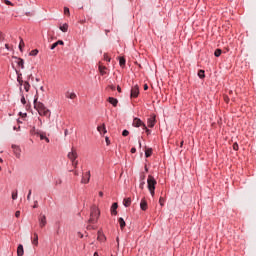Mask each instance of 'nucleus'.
Here are the masks:
<instances>
[{"label": "nucleus", "instance_id": "obj_5", "mask_svg": "<svg viewBox=\"0 0 256 256\" xmlns=\"http://www.w3.org/2000/svg\"><path fill=\"white\" fill-rule=\"evenodd\" d=\"M139 85H134L130 90L131 99H137L139 97Z\"/></svg>", "mask_w": 256, "mask_h": 256}, {"label": "nucleus", "instance_id": "obj_17", "mask_svg": "<svg viewBox=\"0 0 256 256\" xmlns=\"http://www.w3.org/2000/svg\"><path fill=\"white\" fill-rule=\"evenodd\" d=\"M58 45H65V42H63V40H58V41L54 42L50 46L51 51H53V49H55Z\"/></svg>", "mask_w": 256, "mask_h": 256}, {"label": "nucleus", "instance_id": "obj_35", "mask_svg": "<svg viewBox=\"0 0 256 256\" xmlns=\"http://www.w3.org/2000/svg\"><path fill=\"white\" fill-rule=\"evenodd\" d=\"M23 47H25V42H23V39L20 40V44H19V50L21 52H23Z\"/></svg>", "mask_w": 256, "mask_h": 256}, {"label": "nucleus", "instance_id": "obj_27", "mask_svg": "<svg viewBox=\"0 0 256 256\" xmlns=\"http://www.w3.org/2000/svg\"><path fill=\"white\" fill-rule=\"evenodd\" d=\"M123 205L124 207H129V205H131V198H125L123 200Z\"/></svg>", "mask_w": 256, "mask_h": 256}, {"label": "nucleus", "instance_id": "obj_50", "mask_svg": "<svg viewBox=\"0 0 256 256\" xmlns=\"http://www.w3.org/2000/svg\"><path fill=\"white\" fill-rule=\"evenodd\" d=\"M70 171L73 172V170H70ZM74 175H75L76 177H79V172H78V171H74Z\"/></svg>", "mask_w": 256, "mask_h": 256}, {"label": "nucleus", "instance_id": "obj_1", "mask_svg": "<svg viewBox=\"0 0 256 256\" xmlns=\"http://www.w3.org/2000/svg\"><path fill=\"white\" fill-rule=\"evenodd\" d=\"M39 98L35 96L34 98V109L38 111L39 115L42 117H51V111L45 107V104L43 102H37Z\"/></svg>", "mask_w": 256, "mask_h": 256}, {"label": "nucleus", "instance_id": "obj_47", "mask_svg": "<svg viewBox=\"0 0 256 256\" xmlns=\"http://www.w3.org/2000/svg\"><path fill=\"white\" fill-rule=\"evenodd\" d=\"M13 130H14V131H21V126H18V127H17V126H14V127H13Z\"/></svg>", "mask_w": 256, "mask_h": 256}, {"label": "nucleus", "instance_id": "obj_23", "mask_svg": "<svg viewBox=\"0 0 256 256\" xmlns=\"http://www.w3.org/2000/svg\"><path fill=\"white\" fill-rule=\"evenodd\" d=\"M59 29H60V31H62V33H67V31L69 29V24L64 23V24L60 25Z\"/></svg>", "mask_w": 256, "mask_h": 256}, {"label": "nucleus", "instance_id": "obj_20", "mask_svg": "<svg viewBox=\"0 0 256 256\" xmlns=\"http://www.w3.org/2000/svg\"><path fill=\"white\" fill-rule=\"evenodd\" d=\"M153 155V148H145V157L146 159H149Z\"/></svg>", "mask_w": 256, "mask_h": 256}, {"label": "nucleus", "instance_id": "obj_24", "mask_svg": "<svg viewBox=\"0 0 256 256\" xmlns=\"http://www.w3.org/2000/svg\"><path fill=\"white\" fill-rule=\"evenodd\" d=\"M118 223H119V225H120V229L124 230V229H125V226L127 225V224L125 223V219H123V217L118 218Z\"/></svg>", "mask_w": 256, "mask_h": 256}, {"label": "nucleus", "instance_id": "obj_46", "mask_svg": "<svg viewBox=\"0 0 256 256\" xmlns=\"http://www.w3.org/2000/svg\"><path fill=\"white\" fill-rule=\"evenodd\" d=\"M27 201H31V190H29V192H28Z\"/></svg>", "mask_w": 256, "mask_h": 256}, {"label": "nucleus", "instance_id": "obj_29", "mask_svg": "<svg viewBox=\"0 0 256 256\" xmlns=\"http://www.w3.org/2000/svg\"><path fill=\"white\" fill-rule=\"evenodd\" d=\"M24 89L26 93H29V89H31V84H29V81L24 82Z\"/></svg>", "mask_w": 256, "mask_h": 256}, {"label": "nucleus", "instance_id": "obj_8", "mask_svg": "<svg viewBox=\"0 0 256 256\" xmlns=\"http://www.w3.org/2000/svg\"><path fill=\"white\" fill-rule=\"evenodd\" d=\"M38 221H39V227H41V229H43V227H45V225H47V216L40 215V217L38 218Z\"/></svg>", "mask_w": 256, "mask_h": 256}, {"label": "nucleus", "instance_id": "obj_53", "mask_svg": "<svg viewBox=\"0 0 256 256\" xmlns=\"http://www.w3.org/2000/svg\"><path fill=\"white\" fill-rule=\"evenodd\" d=\"M68 133H69V130L65 129V130H64V135H65V137H67Z\"/></svg>", "mask_w": 256, "mask_h": 256}, {"label": "nucleus", "instance_id": "obj_25", "mask_svg": "<svg viewBox=\"0 0 256 256\" xmlns=\"http://www.w3.org/2000/svg\"><path fill=\"white\" fill-rule=\"evenodd\" d=\"M139 187L141 189H144V187H145V174L140 175V185H139Z\"/></svg>", "mask_w": 256, "mask_h": 256}, {"label": "nucleus", "instance_id": "obj_15", "mask_svg": "<svg viewBox=\"0 0 256 256\" xmlns=\"http://www.w3.org/2000/svg\"><path fill=\"white\" fill-rule=\"evenodd\" d=\"M155 122H156L155 117L148 118V120H147L148 127L150 129H153V127H155Z\"/></svg>", "mask_w": 256, "mask_h": 256}, {"label": "nucleus", "instance_id": "obj_54", "mask_svg": "<svg viewBox=\"0 0 256 256\" xmlns=\"http://www.w3.org/2000/svg\"><path fill=\"white\" fill-rule=\"evenodd\" d=\"M87 229H88V230H91V229H94V227H93L92 225H88V226H87Z\"/></svg>", "mask_w": 256, "mask_h": 256}, {"label": "nucleus", "instance_id": "obj_56", "mask_svg": "<svg viewBox=\"0 0 256 256\" xmlns=\"http://www.w3.org/2000/svg\"><path fill=\"white\" fill-rule=\"evenodd\" d=\"M144 171H145L146 173H148V172H149V168H147V166H145V167H144Z\"/></svg>", "mask_w": 256, "mask_h": 256}, {"label": "nucleus", "instance_id": "obj_40", "mask_svg": "<svg viewBox=\"0 0 256 256\" xmlns=\"http://www.w3.org/2000/svg\"><path fill=\"white\" fill-rule=\"evenodd\" d=\"M104 61H108V63H111V58L109 57V55L104 54Z\"/></svg>", "mask_w": 256, "mask_h": 256}, {"label": "nucleus", "instance_id": "obj_60", "mask_svg": "<svg viewBox=\"0 0 256 256\" xmlns=\"http://www.w3.org/2000/svg\"><path fill=\"white\" fill-rule=\"evenodd\" d=\"M80 238L83 239V234H81V232H79Z\"/></svg>", "mask_w": 256, "mask_h": 256}, {"label": "nucleus", "instance_id": "obj_9", "mask_svg": "<svg viewBox=\"0 0 256 256\" xmlns=\"http://www.w3.org/2000/svg\"><path fill=\"white\" fill-rule=\"evenodd\" d=\"M132 125H133V127H142V129H143V125H145L143 122H142V120L140 119V118H138V117H135L134 119H133V123H132Z\"/></svg>", "mask_w": 256, "mask_h": 256}, {"label": "nucleus", "instance_id": "obj_7", "mask_svg": "<svg viewBox=\"0 0 256 256\" xmlns=\"http://www.w3.org/2000/svg\"><path fill=\"white\" fill-rule=\"evenodd\" d=\"M91 181V171L86 172L84 176H82L81 183L87 185Z\"/></svg>", "mask_w": 256, "mask_h": 256}, {"label": "nucleus", "instance_id": "obj_32", "mask_svg": "<svg viewBox=\"0 0 256 256\" xmlns=\"http://www.w3.org/2000/svg\"><path fill=\"white\" fill-rule=\"evenodd\" d=\"M38 54H39L38 49H34L29 53L30 57H37Z\"/></svg>", "mask_w": 256, "mask_h": 256}, {"label": "nucleus", "instance_id": "obj_38", "mask_svg": "<svg viewBox=\"0 0 256 256\" xmlns=\"http://www.w3.org/2000/svg\"><path fill=\"white\" fill-rule=\"evenodd\" d=\"M17 196H18L17 191L12 192V199H13V201L17 200Z\"/></svg>", "mask_w": 256, "mask_h": 256}, {"label": "nucleus", "instance_id": "obj_63", "mask_svg": "<svg viewBox=\"0 0 256 256\" xmlns=\"http://www.w3.org/2000/svg\"><path fill=\"white\" fill-rule=\"evenodd\" d=\"M183 143H184V142H183V141H181V143H180V147H183Z\"/></svg>", "mask_w": 256, "mask_h": 256}, {"label": "nucleus", "instance_id": "obj_26", "mask_svg": "<svg viewBox=\"0 0 256 256\" xmlns=\"http://www.w3.org/2000/svg\"><path fill=\"white\" fill-rule=\"evenodd\" d=\"M66 98L67 99H76L77 98V94H75L74 92H66Z\"/></svg>", "mask_w": 256, "mask_h": 256}, {"label": "nucleus", "instance_id": "obj_51", "mask_svg": "<svg viewBox=\"0 0 256 256\" xmlns=\"http://www.w3.org/2000/svg\"><path fill=\"white\" fill-rule=\"evenodd\" d=\"M159 203H160L161 207H163V198L159 199Z\"/></svg>", "mask_w": 256, "mask_h": 256}, {"label": "nucleus", "instance_id": "obj_16", "mask_svg": "<svg viewBox=\"0 0 256 256\" xmlns=\"http://www.w3.org/2000/svg\"><path fill=\"white\" fill-rule=\"evenodd\" d=\"M36 135H38V137H40L41 141H46V143H49V138H47V136H45V134L37 131L36 132Z\"/></svg>", "mask_w": 256, "mask_h": 256}, {"label": "nucleus", "instance_id": "obj_33", "mask_svg": "<svg viewBox=\"0 0 256 256\" xmlns=\"http://www.w3.org/2000/svg\"><path fill=\"white\" fill-rule=\"evenodd\" d=\"M221 53H223V50L218 48V49L215 50L214 56L215 57H221Z\"/></svg>", "mask_w": 256, "mask_h": 256}, {"label": "nucleus", "instance_id": "obj_55", "mask_svg": "<svg viewBox=\"0 0 256 256\" xmlns=\"http://www.w3.org/2000/svg\"><path fill=\"white\" fill-rule=\"evenodd\" d=\"M118 93H121V86H117Z\"/></svg>", "mask_w": 256, "mask_h": 256}, {"label": "nucleus", "instance_id": "obj_31", "mask_svg": "<svg viewBox=\"0 0 256 256\" xmlns=\"http://www.w3.org/2000/svg\"><path fill=\"white\" fill-rule=\"evenodd\" d=\"M106 69H107V67H105V66H99L100 74L107 75Z\"/></svg>", "mask_w": 256, "mask_h": 256}, {"label": "nucleus", "instance_id": "obj_37", "mask_svg": "<svg viewBox=\"0 0 256 256\" xmlns=\"http://www.w3.org/2000/svg\"><path fill=\"white\" fill-rule=\"evenodd\" d=\"M4 4L5 5H10L11 7L15 6V4H13V2H11L10 0H4Z\"/></svg>", "mask_w": 256, "mask_h": 256}, {"label": "nucleus", "instance_id": "obj_19", "mask_svg": "<svg viewBox=\"0 0 256 256\" xmlns=\"http://www.w3.org/2000/svg\"><path fill=\"white\" fill-rule=\"evenodd\" d=\"M119 207V204L117 202H114L111 206V213L112 215H117V208Z\"/></svg>", "mask_w": 256, "mask_h": 256}, {"label": "nucleus", "instance_id": "obj_2", "mask_svg": "<svg viewBox=\"0 0 256 256\" xmlns=\"http://www.w3.org/2000/svg\"><path fill=\"white\" fill-rule=\"evenodd\" d=\"M147 187L150 195L152 197H155V187H157V180H155V177H153L152 175L148 176Z\"/></svg>", "mask_w": 256, "mask_h": 256}, {"label": "nucleus", "instance_id": "obj_28", "mask_svg": "<svg viewBox=\"0 0 256 256\" xmlns=\"http://www.w3.org/2000/svg\"><path fill=\"white\" fill-rule=\"evenodd\" d=\"M127 63V60H125L124 57L119 58V65L120 67H125V64Z\"/></svg>", "mask_w": 256, "mask_h": 256}, {"label": "nucleus", "instance_id": "obj_21", "mask_svg": "<svg viewBox=\"0 0 256 256\" xmlns=\"http://www.w3.org/2000/svg\"><path fill=\"white\" fill-rule=\"evenodd\" d=\"M32 245H39V235L36 232L33 234Z\"/></svg>", "mask_w": 256, "mask_h": 256}, {"label": "nucleus", "instance_id": "obj_43", "mask_svg": "<svg viewBox=\"0 0 256 256\" xmlns=\"http://www.w3.org/2000/svg\"><path fill=\"white\" fill-rule=\"evenodd\" d=\"M55 183L56 185H61V183H63V180H61V178H58Z\"/></svg>", "mask_w": 256, "mask_h": 256}, {"label": "nucleus", "instance_id": "obj_3", "mask_svg": "<svg viewBox=\"0 0 256 256\" xmlns=\"http://www.w3.org/2000/svg\"><path fill=\"white\" fill-rule=\"evenodd\" d=\"M100 215H101V212H99V208L92 207L90 210V218L88 220V223H90V225H95Z\"/></svg>", "mask_w": 256, "mask_h": 256}, {"label": "nucleus", "instance_id": "obj_64", "mask_svg": "<svg viewBox=\"0 0 256 256\" xmlns=\"http://www.w3.org/2000/svg\"><path fill=\"white\" fill-rule=\"evenodd\" d=\"M26 15H31V12H27Z\"/></svg>", "mask_w": 256, "mask_h": 256}, {"label": "nucleus", "instance_id": "obj_10", "mask_svg": "<svg viewBox=\"0 0 256 256\" xmlns=\"http://www.w3.org/2000/svg\"><path fill=\"white\" fill-rule=\"evenodd\" d=\"M16 71V75H17V82H18V85L20 87H23V74H21V72H19V70H15Z\"/></svg>", "mask_w": 256, "mask_h": 256}, {"label": "nucleus", "instance_id": "obj_58", "mask_svg": "<svg viewBox=\"0 0 256 256\" xmlns=\"http://www.w3.org/2000/svg\"><path fill=\"white\" fill-rule=\"evenodd\" d=\"M28 79H31L33 81V75L28 76Z\"/></svg>", "mask_w": 256, "mask_h": 256}, {"label": "nucleus", "instance_id": "obj_48", "mask_svg": "<svg viewBox=\"0 0 256 256\" xmlns=\"http://www.w3.org/2000/svg\"><path fill=\"white\" fill-rule=\"evenodd\" d=\"M130 153H137V148L132 147L131 150H130Z\"/></svg>", "mask_w": 256, "mask_h": 256}, {"label": "nucleus", "instance_id": "obj_30", "mask_svg": "<svg viewBox=\"0 0 256 256\" xmlns=\"http://www.w3.org/2000/svg\"><path fill=\"white\" fill-rule=\"evenodd\" d=\"M199 79H205V70L201 69L198 71Z\"/></svg>", "mask_w": 256, "mask_h": 256}, {"label": "nucleus", "instance_id": "obj_62", "mask_svg": "<svg viewBox=\"0 0 256 256\" xmlns=\"http://www.w3.org/2000/svg\"><path fill=\"white\" fill-rule=\"evenodd\" d=\"M40 91H44V88H43V86H41V87H40Z\"/></svg>", "mask_w": 256, "mask_h": 256}, {"label": "nucleus", "instance_id": "obj_41", "mask_svg": "<svg viewBox=\"0 0 256 256\" xmlns=\"http://www.w3.org/2000/svg\"><path fill=\"white\" fill-rule=\"evenodd\" d=\"M233 149H234V151H239V144L234 143L233 144Z\"/></svg>", "mask_w": 256, "mask_h": 256}, {"label": "nucleus", "instance_id": "obj_39", "mask_svg": "<svg viewBox=\"0 0 256 256\" xmlns=\"http://www.w3.org/2000/svg\"><path fill=\"white\" fill-rule=\"evenodd\" d=\"M64 15H71L68 7H64Z\"/></svg>", "mask_w": 256, "mask_h": 256}, {"label": "nucleus", "instance_id": "obj_61", "mask_svg": "<svg viewBox=\"0 0 256 256\" xmlns=\"http://www.w3.org/2000/svg\"><path fill=\"white\" fill-rule=\"evenodd\" d=\"M138 143H139V147H141V140H138Z\"/></svg>", "mask_w": 256, "mask_h": 256}, {"label": "nucleus", "instance_id": "obj_57", "mask_svg": "<svg viewBox=\"0 0 256 256\" xmlns=\"http://www.w3.org/2000/svg\"><path fill=\"white\" fill-rule=\"evenodd\" d=\"M99 197H103V191L99 192Z\"/></svg>", "mask_w": 256, "mask_h": 256}, {"label": "nucleus", "instance_id": "obj_36", "mask_svg": "<svg viewBox=\"0 0 256 256\" xmlns=\"http://www.w3.org/2000/svg\"><path fill=\"white\" fill-rule=\"evenodd\" d=\"M122 136H123V137H128V136H129V130L124 129V130L122 131Z\"/></svg>", "mask_w": 256, "mask_h": 256}, {"label": "nucleus", "instance_id": "obj_45", "mask_svg": "<svg viewBox=\"0 0 256 256\" xmlns=\"http://www.w3.org/2000/svg\"><path fill=\"white\" fill-rule=\"evenodd\" d=\"M37 207H39V202L34 201L33 209H37Z\"/></svg>", "mask_w": 256, "mask_h": 256}, {"label": "nucleus", "instance_id": "obj_22", "mask_svg": "<svg viewBox=\"0 0 256 256\" xmlns=\"http://www.w3.org/2000/svg\"><path fill=\"white\" fill-rule=\"evenodd\" d=\"M140 209L142 211H147V200H145V199L141 200V202H140Z\"/></svg>", "mask_w": 256, "mask_h": 256}, {"label": "nucleus", "instance_id": "obj_14", "mask_svg": "<svg viewBox=\"0 0 256 256\" xmlns=\"http://www.w3.org/2000/svg\"><path fill=\"white\" fill-rule=\"evenodd\" d=\"M17 255L23 256L25 255V249L23 248V244H19L17 247Z\"/></svg>", "mask_w": 256, "mask_h": 256}, {"label": "nucleus", "instance_id": "obj_49", "mask_svg": "<svg viewBox=\"0 0 256 256\" xmlns=\"http://www.w3.org/2000/svg\"><path fill=\"white\" fill-rule=\"evenodd\" d=\"M5 49H7V51H11V48L9 47V44H5Z\"/></svg>", "mask_w": 256, "mask_h": 256}, {"label": "nucleus", "instance_id": "obj_12", "mask_svg": "<svg viewBox=\"0 0 256 256\" xmlns=\"http://www.w3.org/2000/svg\"><path fill=\"white\" fill-rule=\"evenodd\" d=\"M97 131L100 132V135H105L107 133V127L105 124H102L97 127Z\"/></svg>", "mask_w": 256, "mask_h": 256}, {"label": "nucleus", "instance_id": "obj_4", "mask_svg": "<svg viewBox=\"0 0 256 256\" xmlns=\"http://www.w3.org/2000/svg\"><path fill=\"white\" fill-rule=\"evenodd\" d=\"M68 159L72 162V165L74 169H77V165H79V161H76L77 159V151L72 148L71 152L68 153Z\"/></svg>", "mask_w": 256, "mask_h": 256}, {"label": "nucleus", "instance_id": "obj_34", "mask_svg": "<svg viewBox=\"0 0 256 256\" xmlns=\"http://www.w3.org/2000/svg\"><path fill=\"white\" fill-rule=\"evenodd\" d=\"M144 131H146V134L147 135H151V130L149 128H147V125L146 124H143V128H142Z\"/></svg>", "mask_w": 256, "mask_h": 256}, {"label": "nucleus", "instance_id": "obj_42", "mask_svg": "<svg viewBox=\"0 0 256 256\" xmlns=\"http://www.w3.org/2000/svg\"><path fill=\"white\" fill-rule=\"evenodd\" d=\"M106 145H111V140H109L108 136L105 137Z\"/></svg>", "mask_w": 256, "mask_h": 256}, {"label": "nucleus", "instance_id": "obj_11", "mask_svg": "<svg viewBox=\"0 0 256 256\" xmlns=\"http://www.w3.org/2000/svg\"><path fill=\"white\" fill-rule=\"evenodd\" d=\"M14 59H16L18 67L25 69V60H23V58L15 57Z\"/></svg>", "mask_w": 256, "mask_h": 256}, {"label": "nucleus", "instance_id": "obj_59", "mask_svg": "<svg viewBox=\"0 0 256 256\" xmlns=\"http://www.w3.org/2000/svg\"><path fill=\"white\" fill-rule=\"evenodd\" d=\"M59 229H60V227L58 226V229H57V231H56V234H57V235H59Z\"/></svg>", "mask_w": 256, "mask_h": 256}, {"label": "nucleus", "instance_id": "obj_52", "mask_svg": "<svg viewBox=\"0 0 256 256\" xmlns=\"http://www.w3.org/2000/svg\"><path fill=\"white\" fill-rule=\"evenodd\" d=\"M147 89H149V85L144 84V91H147Z\"/></svg>", "mask_w": 256, "mask_h": 256}, {"label": "nucleus", "instance_id": "obj_13", "mask_svg": "<svg viewBox=\"0 0 256 256\" xmlns=\"http://www.w3.org/2000/svg\"><path fill=\"white\" fill-rule=\"evenodd\" d=\"M108 103H110V105L113 107H117L119 100H117L115 97H108Z\"/></svg>", "mask_w": 256, "mask_h": 256}, {"label": "nucleus", "instance_id": "obj_44", "mask_svg": "<svg viewBox=\"0 0 256 256\" xmlns=\"http://www.w3.org/2000/svg\"><path fill=\"white\" fill-rule=\"evenodd\" d=\"M15 217H17V218L21 217V211H19V210L16 211L15 212Z\"/></svg>", "mask_w": 256, "mask_h": 256}, {"label": "nucleus", "instance_id": "obj_18", "mask_svg": "<svg viewBox=\"0 0 256 256\" xmlns=\"http://www.w3.org/2000/svg\"><path fill=\"white\" fill-rule=\"evenodd\" d=\"M19 91H20V95H21L20 101H21L22 105H27V100H25V95L23 94V88L20 87Z\"/></svg>", "mask_w": 256, "mask_h": 256}, {"label": "nucleus", "instance_id": "obj_6", "mask_svg": "<svg viewBox=\"0 0 256 256\" xmlns=\"http://www.w3.org/2000/svg\"><path fill=\"white\" fill-rule=\"evenodd\" d=\"M13 153L17 159H21V147L13 144L12 145Z\"/></svg>", "mask_w": 256, "mask_h": 256}]
</instances>
